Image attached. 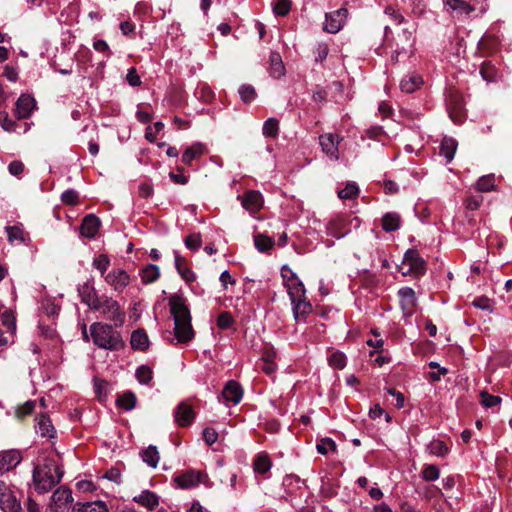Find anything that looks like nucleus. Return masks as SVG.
<instances>
[{
  "label": "nucleus",
  "mask_w": 512,
  "mask_h": 512,
  "mask_svg": "<svg viewBox=\"0 0 512 512\" xmlns=\"http://www.w3.org/2000/svg\"><path fill=\"white\" fill-rule=\"evenodd\" d=\"M170 312L174 318V334L179 343L186 344L194 338L191 314L184 299L179 295L169 298Z\"/></svg>",
  "instance_id": "1"
},
{
  "label": "nucleus",
  "mask_w": 512,
  "mask_h": 512,
  "mask_svg": "<svg viewBox=\"0 0 512 512\" xmlns=\"http://www.w3.org/2000/svg\"><path fill=\"white\" fill-rule=\"evenodd\" d=\"M113 324L94 322L90 326V335L93 343L101 348L111 351H119L125 346L120 332L115 330Z\"/></svg>",
  "instance_id": "2"
},
{
  "label": "nucleus",
  "mask_w": 512,
  "mask_h": 512,
  "mask_svg": "<svg viewBox=\"0 0 512 512\" xmlns=\"http://www.w3.org/2000/svg\"><path fill=\"white\" fill-rule=\"evenodd\" d=\"M92 311H98L106 317L107 320L113 322L118 328L125 322V312L121 309L119 303L111 297L101 296V299L93 306Z\"/></svg>",
  "instance_id": "3"
},
{
  "label": "nucleus",
  "mask_w": 512,
  "mask_h": 512,
  "mask_svg": "<svg viewBox=\"0 0 512 512\" xmlns=\"http://www.w3.org/2000/svg\"><path fill=\"white\" fill-rule=\"evenodd\" d=\"M400 272L405 275L421 277L426 273L427 266L425 260L420 256L418 250L408 249L403 257Z\"/></svg>",
  "instance_id": "4"
},
{
  "label": "nucleus",
  "mask_w": 512,
  "mask_h": 512,
  "mask_svg": "<svg viewBox=\"0 0 512 512\" xmlns=\"http://www.w3.org/2000/svg\"><path fill=\"white\" fill-rule=\"evenodd\" d=\"M281 276L283 278L284 285L287 287L288 295L292 304L306 298L304 284L287 265L282 267Z\"/></svg>",
  "instance_id": "5"
},
{
  "label": "nucleus",
  "mask_w": 512,
  "mask_h": 512,
  "mask_svg": "<svg viewBox=\"0 0 512 512\" xmlns=\"http://www.w3.org/2000/svg\"><path fill=\"white\" fill-rule=\"evenodd\" d=\"M49 465H44L43 468L36 466L33 470V482L35 490L40 493H46L58 484V480H55L51 472Z\"/></svg>",
  "instance_id": "6"
},
{
  "label": "nucleus",
  "mask_w": 512,
  "mask_h": 512,
  "mask_svg": "<svg viewBox=\"0 0 512 512\" xmlns=\"http://www.w3.org/2000/svg\"><path fill=\"white\" fill-rule=\"evenodd\" d=\"M446 108L451 120L456 124H461L466 117V109L461 94L457 91H451L446 100Z\"/></svg>",
  "instance_id": "7"
},
{
  "label": "nucleus",
  "mask_w": 512,
  "mask_h": 512,
  "mask_svg": "<svg viewBox=\"0 0 512 512\" xmlns=\"http://www.w3.org/2000/svg\"><path fill=\"white\" fill-rule=\"evenodd\" d=\"M0 507L4 512H21L20 501L9 489L4 481L0 480Z\"/></svg>",
  "instance_id": "8"
},
{
  "label": "nucleus",
  "mask_w": 512,
  "mask_h": 512,
  "mask_svg": "<svg viewBox=\"0 0 512 512\" xmlns=\"http://www.w3.org/2000/svg\"><path fill=\"white\" fill-rule=\"evenodd\" d=\"M54 512H67L73 502L72 492L67 487H60L53 492L51 497Z\"/></svg>",
  "instance_id": "9"
},
{
  "label": "nucleus",
  "mask_w": 512,
  "mask_h": 512,
  "mask_svg": "<svg viewBox=\"0 0 512 512\" xmlns=\"http://www.w3.org/2000/svg\"><path fill=\"white\" fill-rule=\"evenodd\" d=\"M195 417L196 413L193 407L186 401L180 402L174 411L175 422L181 427L190 426Z\"/></svg>",
  "instance_id": "10"
},
{
  "label": "nucleus",
  "mask_w": 512,
  "mask_h": 512,
  "mask_svg": "<svg viewBox=\"0 0 512 512\" xmlns=\"http://www.w3.org/2000/svg\"><path fill=\"white\" fill-rule=\"evenodd\" d=\"M347 15L348 10L346 8H340L334 12L326 14L324 30L332 34L337 33L343 27Z\"/></svg>",
  "instance_id": "11"
},
{
  "label": "nucleus",
  "mask_w": 512,
  "mask_h": 512,
  "mask_svg": "<svg viewBox=\"0 0 512 512\" xmlns=\"http://www.w3.org/2000/svg\"><path fill=\"white\" fill-rule=\"evenodd\" d=\"M342 138L337 134L327 133L319 136L322 151L335 160L339 158L338 144Z\"/></svg>",
  "instance_id": "12"
},
{
  "label": "nucleus",
  "mask_w": 512,
  "mask_h": 512,
  "mask_svg": "<svg viewBox=\"0 0 512 512\" xmlns=\"http://www.w3.org/2000/svg\"><path fill=\"white\" fill-rule=\"evenodd\" d=\"M101 227V221L95 214H87L83 217L79 227L80 235L84 238L93 239Z\"/></svg>",
  "instance_id": "13"
},
{
  "label": "nucleus",
  "mask_w": 512,
  "mask_h": 512,
  "mask_svg": "<svg viewBox=\"0 0 512 512\" xmlns=\"http://www.w3.org/2000/svg\"><path fill=\"white\" fill-rule=\"evenodd\" d=\"M105 281L117 292H122L130 283L129 274L123 269H114L105 277Z\"/></svg>",
  "instance_id": "14"
},
{
  "label": "nucleus",
  "mask_w": 512,
  "mask_h": 512,
  "mask_svg": "<svg viewBox=\"0 0 512 512\" xmlns=\"http://www.w3.org/2000/svg\"><path fill=\"white\" fill-rule=\"evenodd\" d=\"M400 298V307L405 315H412L416 307L415 291L410 287L401 288L398 291Z\"/></svg>",
  "instance_id": "15"
},
{
  "label": "nucleus",
  "mask_w": 512,
  "mask_h": 512,
  "mask_svg": "<svg viewBox=\"0 0 512 512\" xmlns=\"http://www.w3.org/2000/svg\"><path fill=\"white\" fill-rule=\"evenodd\" d=\"M77 291L81 298V302L86 304L91 310L93 309V306L96 305V303L101 299L90 281H86L82 285H78Z\"/></svg>",
  "instance_id": "16"
},
{
  "label": "nucleus",
  "mask_w": 512,
  "mask_h": 512,
  "mask_svg": "<svg viewBox=\"0 0 512 512\" xmlns=\"http://www.w3.org/2000/svg\"><path fill=\"white\" fill-rule=\"evenodd\" d=\"M16 114L19 119H27L30 117L33 109L36 106L35 99L28 95L22 94L16 101Z\"/></svg>",
  "instance_id": "17"
},
{
  "label": "nucleus",
  "mask_w": 512,
  "mask_h": 512,
  "mask_svg": "<svg viewBox=\"0 0 512 512\" xmlns=\"http://www.w3.org/2000/svg\"><path fill=\"white\" fill-rule=\"evenodd\" d=\"M174 481L181 489H189L198 486L201 474L195 470H187L175 476Z\"/></svg>",
  "instance_id": "18"
},
{
  "label": "nucleus",
  "mask_w": 512,
  "mask_h": 512,
  "mask_svg": "<svg viewBox=\"0 0 512 512\" xmlns=\"http://www.w3.org/2000/svg\"><path fill=\"white\" fill-rule=\"evenodd\" d=\"M241 203L250 213H256L263 205V198L260 192L249 190L243 194Z\"/></svg>",
  "instance_id": "19"
},
{
  "label": "nucleus",
  "mask_w": 512,
  "mask_h": 512,
  "mask_svg": "<svg viewBox=\"0 0 512 512\" xmlns=\"http://www.w3.org/2000/svg\"><path fill=\"white\" fill-rule=\"evenodd\" d=\"M222 397L226 402L238 404L242 400L243 389L237 381L230 380L225 384L222 390Z\"/></svg>",
  "instance_id": "20"
},
{
  "label": "nucleus",
  "mask_w": 512,
  "mask_h": 512,
  "mask_svg": "<svg viewBox=\"0 0 512 512\" xmlns=\"http://www.w3.org/2000/svg\"><path fill=\"white\" fill-rule=\"evenodd\" d=\"M21 461V455L17 450H8L0 453V471H9L15 468Z\"/></svg>",
  "instance_id": "21"
},
{
  "label": "nucleus",
  "mask_w": 512,
  "mask_h": 512,
  "mask_svg": "<svg viewBox=\"0 0 512 512\" xmlns=\"http://www.w3.org/2000/svg\"><path fill=\"white\" fill-rule=\"evenodd\" d=\"M499 40L496 36L485 34L478 42L477 49L481 56H488L497 51Z\"/></svg>",
  "instance_id": "22"
},
{
  "label": "nucleus",
  "mask_w": 512,
  "mask_h": 512,
  "mask_svg": "<svg viewBox=\"0 0 512 512\" xmlns=\"http://www.w3.org/2000/svg\"><path fill=\"white\" fill-rule=\"evenodd\" d=\"M175 254V268L181 278L185 280L187 283H192L196 280L195 273L191 270V268L187 265V260L182 257L178 252H174Z\"/></svg>",
  "instance_id": "23"
},
{
  "label": "nucleus",
  "mask_w": 512,
  "mask_h": 512,
  "mask_svg": "<svg viewBox=\"0 0 512 512\" xmlns=\"http://www.w3.org/2000/svg\"><path fill=\"white\" fill-rule=\"evenodd\" d=\"M205 153V146L202 143H194L186 148L182 154L183 164L190 166L193 160L200 158Z\"/></svg>",
  "instance_id": "24"
},
{
  "label": "nucleus",
  "mask_w": 512,
  "mask_h": 512,
  "mask_svg": "<svg viewBox=\"0 0 512 512\" xmlns=\"http://www.w3.org/2000/svg\"><path fill=\"white\" fill-rule=\"evenodd\" d=\"M131 346L135 350L146 351L149 348V338L144 329H137L132 332Z\"/></svg>",
  "instance_id": "25"
},
{
  "label": "nucleus",
  "mask_w": 512,
  "mask_h": 512,
  "mask_svg": "<svg viewBox=\"0 0 512 512\" xmlns=\"http://www.w3.org/2000/svg\"><path fill=\"white\" fill-rule=\"evenodd\" d=\"M36 427L42 437L53 438L55 436L56 430L46 414L40 415Z\"/></svg>",
  "instance_id": "26"
},
{
  "label": "nucleus",
  "mask_w": 512,
  "mask_h": 512,
  "mask_svg": "<svg viewBox=\"0 0 512 512\" xmlns=\"http://www.w3.org/2000/svg\"><path fill=\"white\" fill-rule=\"evenodd\" d=\"M134 501L148 508L149 510L155 509L159 504L157 494L150 490L142 491L139 496L134 497Z\"/></svg>",
  "instance_id": "27"
},
{
  "label": "nucleus",
  "mask_w": 512,
  "mask_h": 512,
  "mask_svg": "<svg viewBox=\"0 0 512 512\" xmlns=\"http://www.w3.org/2000/svg\"><path fill=\"white\" fill-rule=\"evenodd\" d=\"M401 217L396 212H387L382 216V229L386 232L396 231L400 228Z\"/></svg>",
  "instance_id": "28"
},
{
  "label": "nucleus",
  "mask_w": 512,
  "mask_h": 512,
  "mask_svg": "<svg viewBox=\"0 0 512 512\" xmlns=\"http://www.w3.org/2000/svg\"><path fill=\"white\" fill-rule=\"evenodd\" d=\"M423 84V79L420 75L412 74L405 77L400 82V89L405 93H413Z\"/></svg>",
  "instance_id": "29"
},
{
  "label": "nucleus",
  "mask_w": 512,
  "mask_h": 512,
  "mask_svg": "<svg viewBox=\"0 0 512 512\" xmlns=\"http://www.w3.org/2000/svg\"><path fill=\"white\" fill-rule=\"evenodd\" d=\"M74 512H108L106 504L102 501L77 502L73 508Z\"/></svg>",
  "instance_id": "30"
},
{
  "label": "nucleus",
  "mask_w": 512,
  "mask_h": 512,
  "mask_svg": "<svg viewBox=\"0 0 512 512\" xmlns=\"http://www.w3.org/2000/svg\"><path fill=\"white\" fill-rule=\"evenodd\" d=\"M270 75L274 78H279L284 75L285 67L281 56L278 52H271L270 54Z\"/></svg>",
  "instance_id": "31"
},
{
  "label": "nucleus",
  "mask_w": 512,
  "mask_h": 512,
  "mask_svg": "<svg viewBox=\"0 0 512 512\" xmlns=\"http://www.w3.org/2000/svg\"><path fill=\"white\" fill-rule=\"evenodd\" d=\"M137 402V398L134 392L126 391L122 394H119L116 399V404L120 408L129 411L135 408Z\"/></svg>",
  "instance_id": "32"
},
{
  "label": "nucleus",
  "mask_w": 512,
  "mask_h": 512,
  "mask_svg": "<svg viewBox=\"0 0 512 512\" xmlns=\"http://www.w3.org/2000/svg\"><path fill=\"white\" fill-rule=\"evenodd\" d=\"M274 244V239L267 235L260 233L254 235V245L256 249L261 253H265L271 250Z\"/></svg>",
  "instance_id": "33"
},
{
  "label": "nucleus",
  "mask_w": 512,
  "mask_h": 512,
  "mask_svg": "<svg viewBox=\"0 0 512 512\" xmlns=\"http://www.w3.org/2000/svg\"><path fill=\"white\" fill-rule=\"evenodd\" d=\"M141 458L150 467L156 468L160 460L157 447L153 445L148 446L145 450L141 452Z\"/></svg>",
  "instance_id": "34"
},
{
  "label": "nucleus",
  "mask_w": 512,
  "mask_h": 512,
  "mask_svg": "<svg viewBox=\"0 0 512 512\" xmlns=\"http://www.w3.org/2000/svg\"><path fill=\"white\" fill-rule=\"evenodd\" d=\"M293 314L296 320L306 317L312 312V305L307 299H302L292 304Z\"/></svg>",
  "instance_id": "35"
},
{
  "label": "nucleus",
  "mask_w": 512,
  "mask_h": 512,
  "mask_svg": "<svg viewBox=\"0 0 512 512\" xmlns=\"http://www.w3.org/2000/svg\"><path fill=\"white\" fill-rule=\"evenodd\" d=\"M272 462L267 454H258L253 462L255 472L259 474H265L271 469Z\"/></svg>",
  "instance_id": "36"
},
{
  "label": "nucleus",
  "mask_w": 512,
  "mask_h": 512,
  "mask_svg": "<svg viewBox=\"0 0 512 512\" xmlns=\"http://www.w3.org/2000/svg\"><path fill=\"white\" fill-rule=\"evenodd\" d=\"M160 276V270L157 265L148 264L141 270V279L145 284L155 282Z\"/></svg>",
  "instance_id": "37"
},
{
  "label": "nucleus",
  "mask_w": 512,
  "mask_h": 512,
  "mask_svg": "<svg viewBox=\"0 0 512 512\" xmlns=\"http://www.w3.org/2000/svg\"><path fill=\"white\" fill-rule=\"evenodd\" d=\"M345 223L341 219L330 220L327 224V233L328 235L334 238H342L345 235V231L343 230Z\"/></svg>",
  "instance_id": "38"
},
{
  "label": "nucleus",
  "mask_w": 512,
  "mask_h": 512,
  "mask_svg": "<svg viewBox=\"0 0 512 512\" xmlns=\"http://www.w3.org/2000/svg\"><path fill=\"white\" fill-rule=\"evenodd\" d=\"M440 148L441 154L450 162L454 158L457 142L452 138H444Z\"/></svg>",
  "instance_id": "39"
},
{
  "label": "nucleus",
  "mask_w": 512,
  "mask_h": 512,
  "mask_svg": "<svg viewBox=\"0 0 512 512\" xmlns=\"http://www.w3.org/2000/svg\"><path fill=\"white\" fill-rule=\"evenodd\" d=\"M495 187V177L493 174L484 175L476 182V189L480 192H490Z\"/></svg>",
  "instance_id": "40"
},
{
  "label": "nucleus",
  "mask_w": 512,
  "mask_h": 512,
  "mask_svg": "<svg viewBox=\"0 0 512 512\" xmlns=\"http://www.w3.org/2000/svg\"><path fill=\"white\" fill-rule=\"evenodd\" d=\"M263 135L269 138H275L279 132V121L276 118H269L263 124Z\"/></svg>",
  "instance_id": "41"
},
{
  "label": "nucleus",
  "mask_w": 512,
  "mask_h": 512,
  "mask_svg": "<svg viewBox=\"0 0 512 512\" xmlns=\"http://www.w3.org/2000/svg\"><path fill=\"white\" fill-rule=\"evenodd\" d=\"M446 4L452 10L459 11L460 13L463 14H470L471 12L474 11V7L464 0H447Z\"/></svg>",
  "instance_id": "42"
},
{
  "label": "nucleus",
  "mask_w": 512,
  "mask_h": 512,
  "mask_svg": "<svg viewBox=\"0 0 512 512\" xmlns=\"http://www.w3.org/2000/svg\"><path fill=\"white\" fill-rule=\"evenodd\" d=\"M153 371L147 365H141L136 370V378L141 384H149L152 380Z\"/></svg>",
  "instance_id": "43"
},
{
  "label": "nucleus",
  "mask_w": 512,
  "mask_h": 512,
  "mask_svg": "<svg viewBox=\"0 0 512 512\" xmlns=\"http://www.w3.org/2000/svg\"><path fill=\"white\" fill-rule=\"evenodd\" d=\"M337 445L331 438H322L317 442L316 449L319 454L327 455L329 450L335 451Z\"/></svg>",
  "instance_id": "44"
},
{
  "label": "nucleus",
  "mask_w": 512,
  "mask_h": 512,
  "mask_svg": "<svg viewBox=\"0 0 512 512\" xmlns=\"http://www.w3.org/2000/svg\"><path fill=\"white\" fill-rule=\"evenodd\" d=\"M428 450L431 454L441 457L445 456L449 451L447 445L441 440L431 441L428 445Z\"/></svg>",
  "instance_id": "45"
},
{
  "label": "nucleus",
  "mask_w": 512,
  "mask_h": 512,
  "mask_svg": "<svg viewBox=\"0 0 512 512\" xmlns=\"http://www.w3.org/2000/svg\"><path fill=\"white\" fill-rule=\"evenodd\" d=\"M328 363L335 369H343L346 366V356L344 353L336 351L328 357Z\"/></svg>",
  "instance_id": "46"
},
{
  "label": "nucleus",
  "mask_w": 512,
  "mask_h": 512,
  "mask_svg": "<svg viewBox=\"0 0 512 512\" xmlns=\"http://www.w3.org/2000/svg\"><path fill=\"white\" fill-rule=\"evenodd\" d=\"M291 0H277L273 5V12L277 16H286L291 10Z\"/></svg>",
  "instance_id": "47"
},
{
  "label": "nucleus",
  "mask_w": 512,
  "mask_h": 512,
  "mask_svg": "<svg viewBox=\"0 0 512 512\" xmlns=\"http://www.w3.org/2000/svg\"><path fill=\"white\" fill-rule=\"evenodd\" d=\"M195 95L197 98L202 100L203 102L210 103L214 99V92L211 90V88L203 84L196 88Z\"/></svg>",
  "instance_id": "48"
},
{
  "label": "nucleus",
  "mask_w": 512,
  "mask_h": 512,
  "mask_svg": "<svg viewBox=\"0 0 512 512\" xmlns=\"http://www.w3.org/2000/svg\"><path fill=\"white\" fill-rule=\"evenodd\" d=\"M359 194V187L356 183H348L344 189L338 192L340 199H354Z\"/></svg>",
  "instance_id": "49"
},
{
  "label": "nucleus",
  "mask_w": 512,
  "mask_h": 512,
  "mask_svg": "<svg viewBox=\"0 0 512 512\" xmlns=\"http://www.w3.org/2000/svg\"><path fill=\"white\" fill-rule=\"evenodd\" d=\"M481 404L485 407L492 408L501 403L502 398L500 396L491 395L487 391H481L480 393Z\"/></svg>",
  "instance_id": "50"
},
{
  "label": "nucleus",
  "mask_w": 512,
  "mask_h": 512,
  "mask_svg": "<svg viewBox=\"0 0 512 512\" xmlns=\"http://www.w3.org/2000/svg\"><path fill=\"white\" fill-rule=\"evenodd\" d=\"M239 95L243 102L250 103L252 102L256 97V91L252 85L249 84H243L239 88Z\"/></svg>",
  "instance_id": "51"
},
{
  "label": "nucleus",
  "mask_w": 512,
  "mask_h": 512,
  "mask_svg": "<svg viewBox=\"0 0 512 512\" xmlns=\"http://www.w3.org/2000/svg\"><path fill=\"white\" fill-rule=\"evenodd\" d=\"M439 468L434 464H428L423 467L422 478L425 481H435L439 478Z\"/></svg>",
  "instance_id": "52"
},
{
  "label": "nucleus",
  "mask_w": 512,
  "mask_h": 512,
  "mask_svg": "<svg viewBox=\"0 0 512 512\" xmlns=\"http://www.w3.org/2000/svg\"><path fill=\"white\" fill-rule=\"evenodd\" d=\"M496 68L491 62H484L480 67V74L486 81H494L496 77Z\"/></svg>",
  "instance_id": "53"
},
{
  "label": "nucleus",
  "mask_w": 512,
  "mask_h": 512,
  "mask_svg": "<svg viewBox=\"0 0 512 512\" xmlns=\"http://www.w3.org/2000/svg\"><path fill=\"white\" fill-rule=\"evenodd\" d=\"M0 125L6 132H15L18 124L9 118L6 111H0Z\"/></svg>",
  "instance_id": "54"
},
{
  "label": "nucleus",
  "mask_w": 512,
  "mask_h": 512,
  "mask_svg": "<svg viewBox=\"0 0 512 512\" xmlns=\"http://www.w3.org/2000/svg\"><path fill=\"white\" fill-rule=\"evenodd\" d=\"M234 323V318L230 312H221L217 317V326L222 329H228Z\"/></svg>",
  "instance_id": "55"
},
{
  "label": "nucleus",
  "mask_w": 512,
  "mask_h": 512,
  "mask_svg": "<svg viewBox=\"0 0 512 512\" xmlns=\"http://www.w3.org/2000/svg\"><path fill=\"white\" fill-rule=\"evenodd\" d=\"M110 265V259L107 254H100L93 261V266L104 275Z\"/></svg>",
  "instance_id": "56"
},
{
  "label": "nucleus",
  "mask_w": 512,
  "mask_h": 512,
  "mask_svg": "<svg viewBox=\"0 0 512 512\" xmlns=\"http://www.w3.org/2000/svg\"><path fill=\"white\" fill-rule=\"evenodd\" d=\"M61 201L66 205H77L79 203V194L74 189L65 190L61 195Z\"/></svg>",
  "instance_id": "57"
},
{
  "label": "nucleus",
  "mask_w": 512,
  "mask_h": 512,
  "mask_svg": "<svg viewBox=\"0 0 512 512\" xmlns=\"http://www.w3.org/2000/svg\"><path fill=\"white\" fill-rule=\"evenodd\" d=\"M185 246L191 250H197L201 247L202 238L200 233L188 235L184 240Z\"/></svg>",
  "instance_id": "58"
},
{
  "label": "nucleus",
  "mask_w": 512,
  "mask_h": 512,
  "mask_svg": "<svg viewBox=\"0 0 512 512\" xmlns=\"http://www.w3.org/2000/svg\"><path fill=\"white\" fill-rule=\"evenodd\" d=\"M36 407L35 401H27L23 405L19 406L17 409V416L19 418H23L25 416L31 415Z\"/></svg>",
  "instance_id": "59"
},
{
  "label": "nucleus",
  "mask_w": 512,
  "mask_h": 512,
  "mask_svg": "<svg viewBox=\"0 0 512 512\" xmlns=\"http://www.w3.org/2000/svg\"><path fill=\"white\" fill-rule=\"evenodd\" d=\"M328 52L329 48L326 43H318L314 51L315 61L323 62L326 59Z\"/></svg>",
  "instance_id": "60"
},
{
  "label": "nucleus",
  "mask_w": 512,
  "mask_h": 512,
  "mask_svg": "<svg viewBox=\"0 0 512 512\" xmlns=\"http://www.w3.org/2000/svg\"><path fill=\"white\" fill-rule=\"evenodd\" d=\"M203 438L207 445H213L218 439V433L214 428L206 427L203 431Z\"/></svg>",
  "instance_id": "61"
},
{
  "label": "nucleus",
  "mask_w": 512,
  "mask_h": 512,
  "mask_svg": "<svg viewBox=\"0 0 512 512\" xmlns=\"http://www.w3.org/2000/svg\"><path fill=\"white\" fill-rule=\"evenodd\" d=\"M24 164L20 160H14L8 165V171L11 175L19 177L24 171Z\"/></svg>",
  "instance_id": "62"
},
{
  "label": "nucleus",
  "mask_w": 512,
  "mask_h": 512,
  "mask_svg": "<svg viewBox=\"0 0 512 512\" xmlns=\"http://www.w3.org/2000/svg\"><path fill=\"white\" fill-rule=\"evenodd\" d=\"M126 80L129 83V85H131L133 87H137V86L141 85V78L138 75L136 68H134V67H131L128 70Z\"/></svg>",
  "instance_id": "63"
},
{
  "label": "nucleus",
  "mask_w": 512,
  "mask_h": 512,
  "mask_svg": "<svg viewBox=\"0 0 512 512\" xmlns=\"http://www.w3.org/2000/svg\"><path fill=\"white\" fill-rule=\"evenodd\" d=\"M385 14L389 15L396 24H401L405 21L404 16L392 6H387L385 8Z\"/></svg>",
  "instance_id": "64"
}]
</instances>
